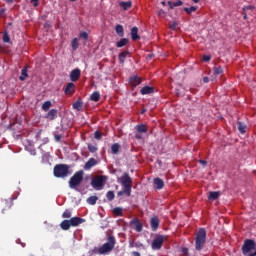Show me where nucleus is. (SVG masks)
<instances>
[{
	"label": "nucleus",
	"mask_w": 256,
	"mask_h": 256,
	"mask_svg": "<svg viewBox=\"0 0 256 256\" xmlns=\"http://www.w3.org/2000/svg\"><path fill=\"white\" fill-rule=\"evenodd\" d=\"M51 101H46L42 104L43 111H47L48 109H51Z\"/></svg>",
	"instance_id": "obj_39"
},
{
	"label": "nucleus",
	"mask_w": 256,
	"mask_h": 256,
	"mask_svg": "<svg viewBox=\"0 0 256 256\" xmlns=\"http://www.w3.org/2000/svg\"><path fill=\"white\" fill-rule=\"evenodd\" d=\"M60 227L63 231H69V229H71V222L70 220H63L60 223Z\"/></svg>",
	"instance_id": "obj_23"
},
{
	"label": "nucleus",
	"mask_w": 256,
	"mask_h": 256,
	"mask_svg": "<svg viewBox=\"0 0 256 256\" xmlns=\"http://www.w3.org/2000/svg\"><path fill=\"white\" fill-rule=\"evenodd\" d=\"M115 31L118 35V37H125V29L123 28V25H116Z\"/></svg>",
	"instance_id": "obj_24"
},
{
	"label": "nucleus",
	"mask_w": 256,
	"mask_h": 256,
	"mask_svg": "<svg viewBox=\"0 0 256 256\" xmlns=\"http://www.w3.org/2000/svg\"><path fill=\"white\" fill-rule=\"evenodd\" d=\"M219 195H221V193L220 192H210L209 193V196H208V199L210 200V201H217V199H219Z\"/></svg>",
	"instance_id": "obj_27"
},
{
	"label": "nucleus",
	"mask_w": 256,
	"mask_h": 256,
	"mask_svg": "<svg viewBox=\"0 0 256 256\" xmlns=\"http://www.w3.org/2000/svg\"><path fill=\"white\" fill-rule=\"evenodd\" d=\"M97 201H99V197L97 196H90L88 199H87V203L89 205H96L97 204Z\"/></svg>",
	"instance_id": "obj_32"
},
{
	"label": "nucleus",
	"mask_w": 256,
	"mask_h": 256,
	"mask_svg": "<svg viewBox=\"0 0 256 256\" xmlns=\"http://www.w3.org/2000/svg\"><path fill=\"white\" fill-rule=\"evenodd\" d=\"M88 150L90 151V153H97V145L88 144Z\"/></svg>",
	"instance_id": "obj_40"
},
{
	"label": "nucleus",
	"mask_w": 256,
	"mask_h": 256,
	"mask_svg": "<svg viewBox=\"0 0 256 256\" xmlns=\"http://www.w3.org/2000/svg\"><path fill=\"white\" fill-rule=\"evenodd\" d=\"M31 3H34V7L39 6V0H31Z\"/></svg>",
	"instance_id": "obj_51"
},
{
	"label": "nucleus",
	"mask_w": 256,
	"mask_h": 256,
	"mask_svg": "<svg viewBox=\"0 0 256 256\" xmlns=\"http://www.w3.org/2000/svg\"><path fill=\"white\" fill-rule=\"evenodd\" d=\"M242 254L245 256H256V243L253 239H246L242 245Z\"/></svg>",
	"instance_id": "obj_3"
},
{
	"label": "nucleus",
	"mask_w": 256,
	"mask_h": 256,
	"mask_svg": "<svg viewBox=\"0 0 256 256\" xmlns=\"http://www.w3.org/2000/svg\"><path fill=\"white\" fill-rule=\"evenodd\" d=\"M113 213L117 217H121V215H123V208L116 207V208L113 209Z\"/></svg>",
	"instance_id": "obj_36"
},
{
	"label": "nucleus",
	"mask_w": 256,
	"mask_h": 256,
	"mask_svg": "<svg viewBox=\"0 0 256 256\" xmlns=\"http://www.w3.org/2000/svg\"><path fill=\"white\" fill-rule=\"evenodd\" d=\"M83 175H85V172L83 170H79L76 173H74V175L70 178L68 182L69 187L77 191V188L79 187V185L83 183Z\"/></svg>",
	"instance_id": "obj_5"
},
{
	"label": "nucleus",
	"mask_w": 256,
	"mask_h": 256,
	"mask_svg": "<svg viewBox=\"0 0 256 256\" xmlns=\"http://www.w3.org/2000/svg\"><path fill=\"white\" fill-rule=\"evenodd\" d=\"M182 251H183L184 254H187L188 249L187 248H183Z\"/></svg>",
	"instance_id": "obj_58"
},
{
	"label": "nucleus",
	"mask_w": 256,
	"mask_h": 256,
	"mask_svg": "<svg viewBox=\"0 0 256 256\" xmlns=\"http://www.w3.org/2000/svg\"><path fill=\"white\" fill-rule=\"evenodd\" d=\"M128 55H130V52L128 50H125L119 54L118 59H119V63L121 65H123V63H125V60L127 59Z\"/></svg>",
	"instance_id": "obj_20"
},
{
	"label": "nucleus",
	"mask_w": 256,
	"mask_h": 256,
	"mask_svg": "<svg viewBox=\"0 0 256 256\" xmlns=\"http://www.w3.org/2000/svg\"><path fill=\"white\" fill-rule=\"evenodd\" d=\"M27 77H28L27 68H23L19 79H20V81H25V79H27Z\"/></svg>",
	"instance_id": "obj_34"
},
{
	"label": "nucleus",
	"mask_w": 256,
	"mask_h": 256,
	"mask_svg": "<svg viewBox=\"0 0 256 256\" xmlns=\"http://www.w3.org/2000/svg\"><path fill=\"white\" fill-rule=\"evenodd\" d=\"M154 187L155 189L161 190L163 187H165V182L161 178H154Z\"/></svg>",
	"instance_id": "obj_16"
},
{
	"label": "nucleus",
	"mask_w": 256,
	"mask_h": 256,
	"mask_svg": "<svg viewBox=\"0 0 256 256\" xmlns=\"http://www.w3.org/2000/svg\"><path fill=\"white\" fill-rule=\"evenodd\" d=\"M71 215H72L71 210L66 209V210L63 212V214H62V218H63V219H71Z\"/></svg>",
	"instance_id": "obj_37"
},
{
	"label": "nucleus",
	"mask_w": 256,
	"mask_h": 256,
	"mask_svg": "<svg viewBox=\"0 0 256 256\" xmlns=\"http://www.w3.org/2000/svg\"><path fill=\"white\" fill-rule=\"evenodd\" d=\"M99 162L95 158H89V160L84 165V170L89 171L95 167Z\"/></svg>",
	"instance_id": "obj_11"
},
{
	"label": "nucleus",
	"mask_w": 256,
	"mask_h": 256,
	"mask_svg": "<svg viewBox=\"0 0 256 256\" xmlns=\"http://www.w3.org/2000/svg\"><path fill=\"white\" fill-rule=\"evenodd\" d=\"M120 183L122 187H124L125 195H127V197H131V187L133 184V180H131V176H129V173H124L123 176H121Z\"/></svg>",
	"instance_id": "obj_6"
},
{
	"label": "nucleus",
	"mask_w": 256,
	"mask_h": 256,
	"mask_svg": "<svg viewBox=\"0 0 256 256\" xmlns=\"http://www.w3.org/2000/svg\"><path fill=\"white\" fill-rule=\"evenodd\" d=\"M3 15H5V9L1 8L0 9V17H3Z\"/></svg>",
	"instance_id": "obj_52"
},
{
	"label": "nucleus",
	"mask_w": 256,
	"mask_h": 256,
	"mask_svg": "<svg viewBox=\"0 0 256 256\" xmlns=\"http://www.w3.org/2000/svg\"><path fill=\"white\" fill-rule=\"evenodd\" d=\"M130 35L132 41H139V39H141V36H139V28L136 26L132 27Z\"/></svg>",
	"instance_id": "obj_14"
},
{
	"label": "nucleus",
	"mask_w": 256,
	"mask_h": 256,
	"mask_svg": "<svg viewBox=\"0 0 256 256\" xmlns=\"http://www.w3.org/2000/svg\"><path fill=\"white\" fill-rule=\"evenodd\" d=\"M21 245H22V247H25V244L22 243Z\"/></svg>",
	"instance_id": "obj_62"
},
{
	"label": "nucleus",
	"mask_w": 256,
	"mask_h": 256,
	"mask_svg": "<svg viewBox=\"0 0 256 256\" xmlns=\"http://www.w3.org/2000/svg\"><path fill=\"white\" fill-rule=\"evenodd\" d=\"M168 5L170 9H173L174 7H181V5H183V1L181 0H178L177 2L168 1Z\"/></svg>",
	"instance_id": "obj_30"
},
{
	"label": "nucleus",
	"mask_w": 256,
	"mask_h": 256,
	"mask_svg": "<svg viewBox=\"0 0 256 256\" xmlns=\"http://www.w3.org/2000/svg\"><path fill=\"white\" fill-rule=\"evenodd\" d=\"M129 83H130V85L132 87H137L138 85H141V83H142L141 77H139V76H132L129 79Z\"/></svg>",
	"instance_id": "obj_15"
},
{
	"label": "nucleus",
	"mask_w": 256,
	"mask_h": 256,
	"mask_svg": "<svg viewBox=\"0 0 256 256\" xmlns=\"http://www.w3.org/2000/svg\"><path fill=\"white\" fill-rule=\"evenodd\" d=\"M161 223V221L159 220L158 216H153L150 219V227L152 231H157V229H159V224Z\"/></svg>",
	"instance_id": "obj_9"
},
{
	"label": "nucleus",
	"mask_w": 256,
	"mask_h": 256,
	"mask_svg": "<svg viewBox=\"0 0 256 256\" xmlns=\"http://www.w3.org/2000/svg\"><path fill=\"white\" fill-rule=\"evenodd\" d=\"M99 99H101V94L99 93V91L93 92L90 95V101H94V103L99 102Z\"/></svg>",
	"instance_id": "obj_25"
},
{
	"label": "nucleus",
	"mask_w": 256,
	"mask_h": 256,
	"mask_svg": "<svg viewBox=\"0 0 256 256\" xmlns=\"http://www.w3.org/2000/svg\"><path fill=\"white\" fill-rule=\"evenodd\" d=\"M69 165L67 164H57L54 166V177H57L58 179H65V177H69Z\"/></svg>",
	"instance_id": "obj_4"
},
{
	"label": "nucleus",
	"mask_w": 256,
	"mask_h": 256,
	"mask_svg": "<svg viewBox=\"0 0 256 256\" xmlns=\"http://www.w3.org/2000/svg\"><path fill=\"white\" fill-rule=\"evenodd\" d=\"M253 9H255V6L248 5L243 7L244 13H247V11H253Z\"/></svg>",
	"instance_id": "obj_44"
},
{
	"label": "nucleus",
	"mask_w": 256,
	"mask_h": 256,
	"mask_svg": "<svg viewBox=\"0 0 256 256\" xmlns=\"http://www.w3.org/2000/svg\"><path fill=\"white\" fill-rule=\"evenodd\" d=\"M206 241H207V230H205V228H200L196 233V238H195L196 251H203Z\"/></svg>",
	"instance_id": "obj_2"
},
{
	"label": "nucleus",
	"mask_w": 256,
	"mask_h": 256,
	"mask_svg": "<svg viewBox=\"0 0 256 256\" xmlns=\"http://www.w3.org/2000/svg\"><path fill=\"white\" fill-rule=\"evenodd\" d=\"M80 37H81V39L87 40V39H89V34L87 32H81Z\"/></svg>",
	"instance_id": "obj_45"
},
{
	"label": "nucleus",
	"mask_w": 256,
	"mask_h": 256,
	"mask_svg": "<svg viewBox=\"0 0 256 256\" xmlns=\"http://www.w3.org/2000/svg\"><path fill=\"white\" fill-rule=\"evenodd\" d=\"M119 5L122 7V9L124 10V11H127L128 9H131V7H132V3H131V1H128V2H124V1H121L120 3H119Z\"/></svg>",
	"instance_id": "obj_26"
},
{
	"label": "nucleus",
	"mask_w": 256,
	"mask_h": 256,
	"mask_svg": "<svg viewBox=\"0 0 256 256\" xmlns=\"http://www.w3.org/2000/svg\"><path fill=\"white\" fill-rule=\"evenodd\" d=\"M79 77H81V70L79 68H76L70 72L71 81H79Z\"/></svg>",
	"instance_id": "obj_12"
},
{
	"label": "nucleus",
	"mask_w": 256,
	"mask_h": 256,
	"mask_svg": "<svg viewBox=\"0 0 256 256\" xmlns=\"http://www.w3.org/2000/svg\"><path fill=\"white\" fill-rule=\"evenodd\" d=\"M237 127H238V131L242 133V135L247 132V124H245V122L238 121Z\"/></svg>",
	"instance_id": "obj_22"
},
{
	"label": "nucleus",
	"mask_w": 256,
	"mask_h": 256,
	"mask_svg": "<svg viewBox=\"0 0 256 256\" xmlns=\"http://www.w3.org/2000/svg\"><path fill=\"white\" fill-rule=\"evenodd\" d=\"M71 47H72L73 51H77V49H79V40L77 38H74L71 41Z\"/></svg>",
	"instance_id": "obj_33"
},
{
	"label": "nucleus",
	"mask_w": 256,
	"mask_h": 256,
	"mask_svg": "<svg viewBox=\"0 0 256 256\" xmlns=\"http://www.w3.org/2000/svg\"><path fill=\"white\" fill-rule=\"evenodd\" d=\"M117 195H118V197H122V195H125V191H119V192L117 193Z\"/></svg>",
	"instance_id": "obj_54"
},
{
	"label": "nucleus",
	"mask_w": 256,
	"mask_h": 256,
	"mask_svg": "<svg viewBox=\"0 0 256 256\" xmlns=\"http://www.w3.org/2000/svg\"><path fill=\"white\" fill-rule=\"evenodd\" d=\"M165 239H166L165 236L161 234H156L151 244L153 251H159V249L163 247V243H165Z\"/></svg>",
	"instance_id": "obj_8"
},
{
	"label": "nucleus",
	"mask_w": 256,
	"mask_h": 256,
	"mask_svg": "<svg viewBox=\"0 0 256 256\" xmlns=\"http://www.w3.org/2000/svg\"><path fill=\"white\" fill-rule=\"evenodd\" d=\"M115 245H117V239H115V236L109 235L107 237V242L104 243L100 248H98V255H105L107 253H111V251L115 249Z\"/></svg>",
	"instance_id": "obj_1"
},
{
	"label": "nucleus",
	"mask_w": 256,
	"mask_h": 256,
	"mask_svg": "<svg viewBox=\"0 0 256 256\" xmlns=\"http://www.w3.org/2000/svg\"><path fill=\"white\" fill-rule=\"evenodd\" d=\"M46 119H49V121H55V119H57V109L49 110L46 115Z\"/></svg>",
	"instance_id": "obj_19"
},
{
	"label": "nucleus",
	"mask_w": 256,
	"mask_h": 256,
	"mask_svg": "<svg viewBox=\"0 0 256 256\" xmlns=\"http://www.w3.org/2000/svg\"><path fill=\"white\" fill-rule=\"evenodd\" d=\"M105 181H107V177L106 176H104V175L95 176L91 180V186L96 191H101V189H103V187H105Z\"/></svg>",
	"instance_id": "obj_7"
},
{
	"label": "nucleus",
	"mask_w": 256,
	"mask_h": 256,
	"mask_svg": "<svg viewBox=\"0 0 256 256\" xmlns=\"http://www.w3.org/2000/svg\"><path fill=\"white\" fill-rule=\"evenodd\" d=\"M126 45H129L128 38H121L118 42H116V47L118 49H121V47H126Z\"/></svg>",
	"instance_id": "obj_21"
},
{
	"label": "nucleus",
	"mask_w": 256,
	"mask_h": 256,
	"mask_svg": "<svg viewBox=\"0 0 256 256\" xmlns=\"http://www.w3.org/2000/svg\"><path fill=\"white\" fill-rule=\"evenodd\" d=\"M121 149V145L119 143H114L111 146V151L113 155H117L119 153V150Z\"/></svg>",
	"instance_id": "obj_29"
},
{
	"label": "nucleus",
	"mask_w": 256,
	"mask_h": 256,
	"mask_svg": "<svg viewBox=\"0 0 256 256\" xmlns=\"http://www.w3.org/2000/svg\"><path fill=\"white\" fill-rule=\"evenodd\" d=\"M132 256H141V253H139L138 251H134L132 252Z\"/></svg>",
	"instance_id": "obj_53"
},
{
	"label": "nucleus",
	"mask_w": 256,
	"mask_h": 256,
	"mask_svg": "<svg viewBox=\"0 0 256 256\" xmlns=\"http://www.w3.org/2000/svg\"><path fill=\"white\" fill-rule=\"evenodd\" d=\"M65 93L66 95H73L75 93V84L73 82L67 84Z\"/></svg>",
	"instance_id": "obj_18"
},
{
	"label": "nucleus",
	"mask_w": 256,
	"mask_h": 256,
	"mask_svg": "<svg viewBox=\"0 0 256 256\" xmlns=\"http://www.w3.org/2000/svg\"><path fill=\"white\" fill-rule=\"evenodd\" d=\"M11 41V38L9 37V33L4 32L3 33V42L4 43H9Z\"/></svg>",
	"instance_id": "obj_42"
},
{
	"label": "nucleus",
	"mask_w": 256,
	"mask_h": 256,
	"mask_svg": "<svg viewBox=\"0 0 256 256\" xmlns=\"http://www.w3.org/2000/svg\"><path fill=\"white\" fill-rule=\"evenodd\" d=\"M137 133H147V125L145 124H138L136 126Z\"/></svg>",
	"instance_id": "obj_28"
},
{
	"label": "nucleus",
	"mask_w": 256,
	"mask_h": 256,
	"mask_svg": "<svg viewBox=\"0 0 256 256\" xmlns=\"http://www.w3.org/2000/svg\"><path fill=\"white\" fill-rule=\"evenodd\" d=\"M214 75H221L223 73V67L218 66L213 68Z\"/></svg>",
	"instance_id": "obj_38"
},
{
	"label": "nucleus",
	"mask_w": 256,
	"mask_h": 256,
	"mask_svg": "<svg viewBox=\"0 0 256 256\" xmlns=\"http://www.w3.org/2000/svg\"><path fill=\"white\" fill-rule=\"evenodd\" d=\"M71 227H79V225L85 223V219L81 217H72L69 219Z\"/></svg>",
	"instance_id": "obj_10"
},
{
	"label": "nucleus",
	"mask_w": 256,
	"mask_h": 256,
	"mask_svg": "<svg viewBox=\"0 0 256 256\" xmlns=\"http://www.w3.org/2000/svg\"><path fill=\"white\" fill-rule=\"evenodd\" d=\"M193 3H199L201 0H192Z\"/></svg>",
	"instance_id": "obj_59"
},
{
	"label": "nucleus",
	"mask_w": 256,
	"mask_h": 256,
	"mask_svg": "<svg viewBox=\"0 0 256 256\" xmlns=\"http://www.w3.org/2000/svg\"><path fill=\"white\" fill-rule=\"evenodd\" d=\"M203 81H204V83H209V77H204Z\"/></svg>",
	"instance_id": "obj_55"
},
{
	"label": "nucleus",
	"mask_w": 256,
	"mask_h": 256,
	"mask_svg": "<svg viewBox=\"0 0 256 256\" xmlns=\"http://www.w3.org/2000/svg\"><path fill=\"white\" fill-rule=\"evenodd\" d=\"M203 61H204L205 63H209V61H211V56H209V55H204V56H203Z\"/></svg>",
	"instance_id": "obj_47"
},
{
	"label": "nucleus",
	"mask_w": 256,
	"mask_h": 256,
	"mask_svg": "<svg viewBox=\"0 0 256 256\" xmlns=\"http://www.w3.org/2000/svg\"><path fill=\"white\" fill-rule=\"evenodd\" d=\"M135 139H143V136L141 135V133L137 132L135 134Z\"/></svg>",
	"instance_id": "obj_50"
},
{
	"label": "nucleus",
	"mask_w": 256,
	"mask_h": 256,
	"mask_svg": "<svg viewBox=\"0 0 256 256\" xmlns=\"http://www.w3.org/2000/svg\"><path fill=\"white\" fill-rule=\"evenodd\" d=\"M129 247H130V248L135 247V245L133 244V242H130Z\"/></svg>",
	"instance_id": "obj_57"
},
{
	"label": "nucleus",
	"mask_w": 256,
	"mask_h": 256,
	"mask_svg": "<svg viewBox=\"0 0 256 256\" xmlns=\"http://www.w3.org/2000/svg\"><path fill=\"white\" fill-rule=\"evenodd\" d=\"M106 197H107L108 201H113V199H115V192L108 191L106 194Z\"/></svg>",
	"instance_id": "obj_41"
},
{
	"label": "nucleus",
	"mask_w": 256,
	"mask_h": 256,
	"mask_svg": "<svg viewBox=\"0 0 256 256\" xmlns=\"http://www.w3.org/2000/svg\"><path fill=\"white\" fill-rule=\"evenodd\" d=\"M198 163H200V165H202L203 167H207V161L205 160H199Z\"/></svg>",
	"instance_id": "obj_49"
},
{
	"label": "nucleus",
	"mask_w": 256,
	"mask_h": 256,
	"mask_svg": "<svg viewBox=\"0 0 256 256\" xmlns=\"http://www.w3.org/2000/svg\"><path fill=\"white\" fill-rule=\"evenodd\" d=\"M5 1H6V3L11 4V3H13L15 0H5Z\"/></svg>",
	"instance_id": "obj_56"
},
{
	"label": "nucleus",
	"mask_w": 256,
	"mask_h": 256,
	"mask_svg": "<svg viewBox=\"0 0 256 256\" xmlns=\"http://www.w3.org/2000/svg\"><path fill=\"white\" fill-rule=\"evenodd\" d=\"M101 137H103V133H101L100 131H96L94 133V139H97V141H100Z\"/></svg>",
	"instance_id": "obj_43"
},
{
	"label": "nucleus",
	"mask_w": 256,
	"mask_h": 256,
	"mask_svg": "<svg viewBox=\"0 0 256 256\" xmlns=\"http://www.w3.org/2000/svg\"><path fill=\"white\" fill-rule=\"evenodd\" d=\"M40 133H41V132H39V133L37 134V137H39Z\"/></svg>",
	"instance_id": "obj_61"
},
{
	"label": "nucleus",
	"mask_w": 256,
	"mask_h": 256,
	"mask_svg": "<svg viewBox=\"0 0 256 256\" xmlns=\"http://www.w3.org/2000/svg\"><path fill=\"white\" fill-rule=\"evenodd\" d=\"M131 225H134L135 227V231L137 233H141V231H143V223H141V221H139V219L135 218L131 221Z\"/></svg>",
	"instance_id": "obj_13"
},
{
	"label": "nucleus",
	"mask_w": 256,
	"mask_h": 256,
	"mask_svg": "<svg viewBox=\"0 0 256 256\" xmlns=\"http://www.w3.org/2000/svg\"><path fill=\"white\" fill-rule=\"evenodd\" d=\"M170 29L172 31H175V29H177V22H173L172 24H170Z\"/></svg>",
	"instance_id": "obj_48"
},
{
	"label": "nucleus",
	"mask_w": 256,
	"mask_h": 256,
	"mask_svg": "<svg viewBox=\"0 0 256 256\" xmlns=\"http://www.w3.org/2000/svg\"><path fill=\"white\" fill-rule=\"evenodd\" d=\"M73 109H76L77 111H81L83 109V102L81 100H77L73 103Z\"/></svg>",
	"instance_id": "obj_31"
},
{
	"label": "nucleus",
	"mask_w": 256,
	"mask_h": 256,
	"mask_svg": "<svg viewBox=\"0 0 256 256\" xmlns=\"http://www.w3.org/2000/svg\"><path fill=\"white\" fill-rule=\"evenodd\" d=\"M244 19H247V12H244Z\"/></svg>",
	"instance_id": "obj_60"
},
{
	"label": "nucleus",
	"mask_w": 256,
	"mask_h": 256,
	"mask_svg": "<svg viewBox=\"0 0 256 256\" xmlns=\"http://www.w3.org/2000/svg\"><path fill=\"white\" fill-rule=\"evenodd\" d=\"M141 95H151V93H155V88L151 86H144L140 90Z\"/></svg>",
	"instance_id": "obj_17"
},
{
	"label": "nucleus",
	"mask_w": 256,
	"mask_h": 256,
	"mask_svg": "<svg viewBox=\"0 0 256 256\" xmlns=\"http://www.w3.org/2000/svg\"><path fill=\"white\" fill-rule=\"evenodd\" d=\"M184 11L185 13H187V15H191V13H195V11H197V7L195 6H191L190 8L185 7Z\"/></svg>",
	"instance_id": "obj_35"
},
{
	"label": "nucleus",
	"mask_w": 256,
	"mask_h": 256,
	"mask_svg": "<svg viewBox=\"0 0 256 256\" xmlns=\"http://www.w3.org/2000/svg\"><path fill=\"white\" fill-rule=\"evenodd\" d=\"M53 136H54L55 141H57V142L61 141V135H57V131L53 132Z\"/></svg>",
	"instance_id": "obj_46"
}]
</instances>
